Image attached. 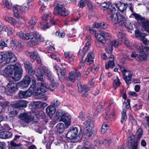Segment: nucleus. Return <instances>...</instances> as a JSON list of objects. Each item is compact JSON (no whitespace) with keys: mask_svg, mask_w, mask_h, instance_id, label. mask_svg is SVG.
Segmentation results:
<instances>
[{"mask_svg":"<svg viewBox=\"0 0 149 149\" xmlns=\"http://www.w3.org/2000/svg\"><path fill=\"white\" fill-rule=\"evenodd\" d=\"M35 74L39 80L43 81V74L46 75L51 82V85L48 87L47 84L41 83L36 85V81L35 79L33 78L31 79L32 85L29 89L33 92V94L35 95L42 94L47 91L49 89L51 91H53L58 85V84L54 80V76L51 72L45 67L43 66L41 68H39L38 70L34 71Z\"/></svg>","mask_w":149,"mask_h":149,"instance_id":"f257e3e1","label":"nucleus"},{"mask_svg":"<svg viewBox=\"0 0 149 149\" xmlns=\"http://www.w3.org/2000/svg\"><path fill=\"white\" fill-rule=\"evenodd\" d=\"M17 35L19 37L23 40H31L27 42L28 46L33 47L37 45L38 42H42L44 41V38L39 33L36 31L24 33L22 32L17 33Z\"/></svg>","mask_w":149,"mask_h":149,"instance_id":"f03ea898","label":"nucleus"},{"mask_svg":"<svg viewBox=\"0 0 149 149\" xmlns=\"http://www.w3.org/2000/svg\"><path fill=\"white\" fill-rule=\"evenodd\" d=\"M4 72L15 81H18L22 77L23 70L21 65L18 63L14 65H8L4 69Z\"/></svg>","mask_w":149,"mask_h":149,"instance_id":"7ed1b4c3","label":"nucleus"},{"mask_svg":"<svg viewBox=\"0 0 149 149\" xmlns=\"http://www.w3.org/2000/svg\"><path fill=\"white\" fill-rule=\"evenodd\" d=\"M51 13L49 11L45 12L42 17V20L40 23V27L42 29H45L55 24V22L52 20Z\"/></svg>","mask_w":149,"mask_h":149,"instance_id":"20e7f679","label":"nucleus"},{"mask_svg":"<svg viewBox=\"0 0 149 149\" xmlns=\"http://www.w3.org/2000/svg\"><path fill=\"white\" fill-rule=\"evenodd\" d=\"M115 11L116 9L114 7H113L112 9L110 8V11L108 12L112 22L114 24L120 22L121 24H125L126 23V18L122 15L115 13Z\"/></svg>","mask_w":149,"mask_h":149,"instance_id":"39448f33","label":"nucleus"},{"mask_svg":"<svg viewBox=\"0 0 149 149\" xmlns=\"http://www.w3.org/2000/svg\"><path fill=\"white\" fill-rule=\"evenodd\" d=\"M146 47H143L142 45L141 46H137L136 48L139 50V54H137L135 52H132L131 56L132 58L137 57L140 61H146L148 57V54L145 52H147L144 49Z\"/></svg>","mask_w":149,"mask_h":149,"instance_id":"423d86ee","label":"nucleus"},{"mask_svg":"<svg viewBox=\"0 0 149 149\" xmlns=\"http://www.w3.org/2000/svg\"><path fill=\"white\" fill-rule=\"evenodd\" d=\"M0 60H1L2 61L6 60L8 62H13L16 61L17 58L12 52L7 51L0 52Z\"/></svg>","mask_w":149,"mask_h":149,"instance_id":"0eeeda50","label":"nucleus"},{"mask_svg":"<svg viewBox=\"0 0 149 149\" xmlns=\"http://www.w3.org/2000/svg\"><path fill=\"white\" fill-rule=\"evenodd\" d=\"M13 16L15 17H18L19 12V11L25 12L27 11L29 9L28 5L27 4H23L22 6L15 5L13 7Z\"/></svg>","mask_w":149,"mask_h":149,"instance_id":"6e6552de","label":"nucleus"},{"mask_svg":"<svg viewBox=\"0 0 149 149\" xmlns=\"http://www.w3.org/2000/svg\"><path fill=\"white\" fill-rule=\"evenodd\" d=\"M54 13L63 17L68 15L69 12L65 8L63 5L61 3H58L54 9Z\"/></svg>","mask_w":149,"mask_h":149,"instance_id":"1a4fd4ad","label":"nucleus"},{"mask_svg":"<svg viewBox=\"0 0 149 149\" xmlns=\"http://www.w3.org/2000/svg\"><path fill=\"white\" fill-rule=\"evenodd\" d=\"M36 116L35 113L32 112L21 114L19 117L22 122L28 123L33 121Z\"/></svg>","mask_w":149,"mask_h":149,"instance_id":"9d476101","label":"nucleus"},{"mask_svg":"<svg viewBox=\"0 0 149 149\" xmlns=\"http://www.w3.org/2000/svg\"><path fill=\"white\" fill-rule=\"evenodd\" d=\"M17 19L12 17L6 16L4 19L9 23L13 26L17 27L20 26L23 23L21 19H23V17H19V15L18 17H15Z\"/></svg>","mask_w":149,"mask_h":149,"instance_id":"9b49d317","label":"nucleus"},{"mask_svg":"<svg viewBox=\"0 0 149 149\" xmlns=\"http://www.w3.org/2000/svg\"><path fill=\"white\" fill-rule=\"evenodd\" d=\"M93 121L91 118L90 116L88 117L86 120L82 125L84 131L86 133H88L91 128L93 127Z\"/></svg>","mask_w":149,"mask_h":149,"instance_id":"f8f14e48","label":"nucleus"},{"mask_svg":"<svg viewBox=\"0 0 149 149\" xmlns=\"http://www.w3.org/2000/svg\"><path fill=\"white\" fill-rule=\"evenodd\" d=\"M120 69L123 72V79L127 84H129L133 74L132 72L122 67H120Z\"/></svg>","mask_w":149,"mask_h":149,"instance_id":"ddd939ff","label":"nucleus"},{"mask_svg":"<svg viewBox=\"0 0 149 149\" xmlns=\"http://www.w3.org/2000/svg\"><path fill=\"white\" fill-rule=\"evenodd\" d=\"M78 132V131L76 127L70 128L69 130L66 137L71 140L75 139H76Z\"/></svg>","mask_w":149,"mask_h":149,"instance_id":"4468645a","label":"nucleus"},{"mask_svg":"<svg viewBox=\"0 0 149 149\" xmlns=\"http://www.w3.org/2000/svg\"><path fill=\"white\" fill-rule=\"evenodd\" d=\"M127 144L129 147H132V149H138L137 142L133 135H131L128 138Z\"/></svg>","mask_w":149,"mask_h":149,"instance_id":"2eb2a0df","label":"nucleus"},{"mask_svg":"<svg viewBox=\"0 0 149 149\" xmlns=\"http://www.w3.org/2000/svg\"><path fill=\"white\" fill-rule=\"evenodd\" d=\"M136 37L141 40L142 41L143 43L145 45L149 44V41L148 40L145 38L146 35L144 33H141L139 30L135 31Z\"/></svg>","mask_w":149,"mask_h":149,"instance_id":"dca6fc26","label":"nucleus"},{"mask_svg":"<svg viewBox=\"0 0 149 149\" xmlns=\"http://www.w3.org/2000/svg\"><path fill=\"white\" fill-rule=\"evenodd\" d=\"M33 92L29 89L26 91H20L18 94L19 97L21 98H26L31 96Z\"/></svg>","mask_w":149,"mask_h":149,"instance_id":"f3484780","label":"nucleus"},{"mask_svg":"<svg viewBox=\"0 0 149 149\" xmlns=\"http://www.w3.org/2000/svg\"><path fill=\"white\" fill-rule=\"evenodd\" d=\"M31 78L28 75H26L22 81L19 83V85L21 87L26 88L28 87L30 83Z\"/></svg>","mask_w":149,"mask_h":149,"instance_id":"a211bd4d","label":"nucleus"},{"mask_svg":"<svg viewBox=\"0 0 149 149\" xmlns=\"http://www.w3.org/2000/svg\"><path fill=\"white\" fill-rule=\"evenodd\" d=\"M7 89L8 91L10 93L15 92L17 90V84L13 81H10L8 84Z\"/></svg>","mask_w":149,"mask_h":149,"instance_id":"6ab92c4d","label":"nucleus"},{"mask_svg":"<svg viewBox=\"0 0 149 149\" xmlns=\"http://www.w3.org/2000/svg\"><path fill=\"white\" fill-rule=\"evenodd\" d=\"M70 116L68 113L64 114L61 118V120L64 122L66 126L68 127L70 125Z\"/></svg>","mask_w":149,"mask_h":149,"instance_id":"aec40b11","label":"nucleus"},{"mask_svg":"<svg viewBox=\"0 0 149 149\" xmlns=\"http://www.w3.org/2000/svg\"><path fill=\"white\" fill-rule=\"evenodd\" d=\"M24 65L26 71L29 74L33 73L34 71L31 63L28 61H26L24 63Z\"/></svg>","mask_w":149,"mask_h":149,"instance_id":"412c9836","label":"nucleus"},{"mask_svg":"<svg viewBox=\"0 0 149 149\" xmlns=\"http://www.w3.org/2000/svg\"><path fill=\"white\" fill-rule=\"evenodd\" d=\"M27 103L24 100H20L17 101L13 104V106L15 108L20 107H25L27 106Z\"/></svg>","mask_w":149,"mask_h":149,"instance_id":"4be33fe9","label":"nucleus"},{"mask_svg":"<svg viewBox=\"0 0 149 149\" xmlns=\"http://www.w3.org/2000/svg\"><path fill=\"white\" fill-rule=\"evenodd\" d=\"M94 58V55L92 52H90L88 53L86 58V61L88 65H90L93 63Z\"/></svg>","mask_w":149,"mask_h":149,"instance_id":"5701e85b","label":"nucleus"},{"mask_svg":"<svg viewBox=\"0 0 149 149\" xmlns=\"http://www.w3.org/2000/svg\"><path fill=\"white\" fill-rule=\"evenodd\" d=\"M110 60L105 64V68L108 69L109 68H112L114 65V56L113 55H110L109 57Z\"/></svg>","mask_w":149,"mask_h":149,"instance_id":"b1692460","label":"nucleus"},{"mask_svg":"<svg viewBox=\"0 0 149 149\" xmlns=\"http://www.w3.org/2000/svg\"><path fill=\"white\" fill-rule=\"evenodd\" d=\"M56 111L55 107L51 105L46 108V113L50 117L52 116L54 114Z\"/></svg>","mask_w":149,"mask_h":149,"instance_id":"393cba45","label":"nucleus"},{"mask_svg":"<svg viewBox=\"0 0 149 149\" xmlns=\"http://www.w3.org/2000/svg\"><path fill=\"white\" fill-rule=\"evenodd\" d=\"M116 6L119 10L122 12L126 9L128 6L126 3H123L121 2H118L116 3Z\"/></svg>","mask_w":149,"mask_h":149,"instance_id":"a878e982","label":"nucleus"},{"mask_svg":"<svg viewBox=\"0 0 149 149\" xmlns=\"http://www.w3.org/2000/svg\"><path fill=\"white\" fill-rule=\"evenodd\" d=\"M12 135V133L8 131H4L0 133V138L6 139L11 138Z\"/></svg>","mask_w":149,"mask_h":149,"instance_id":"bb28decb","label":"nucleus"},{"mask_svg":"<svg viewBox=\"0 0 149 149\" xmlns=\"http://www.w3.org/2000/svg\"><path fill=\"white\" fill-rule=\"evenodd\" d=\"M38 4L40 6V10L42 11L45 9L48 5V3L45 0H39Z\"/></svg>","mask_w":149,"mask_h":149,"instance_id":"cd10ccee","label":"nucleus"},{"mask_svg":"<svg viewBox=\"0 0 149 149\" xmlns=\"http://www.w3.org/2000/svg\"><path fill=\"white\" fill-rule=\"evenodd\" d=\"M78 91L79 93H82L83 96H86L87 95V90L86 86H82L80 85L78 86Z\"/></svg>","mask_w":149,"mask_h":149,"instance_id":"c85d7f7f","label":"nucleus"},{"mask_svg":"<svg viewBox=\"0 0 149 149\" xmlns=\"http://www.w3.org/2000/svg\"><path fill=\"white\" fill-rule=\"evenodd\" d=\"M95 37L97 39L101 42L103 44H105L106 43V41L104 39L101 32L100 34L98 33H95Z\"/></svg>","mask_w":149,"mask_h":149,"instance_id":"c756f323","label":"nucleus"},{"mask_svg":"<svg viewBox=\"0 0 149 149\" xmlns=\"http://www.w3.org/2000/svg\"><path fill=\"white\" fill-rule=\"evenodd\" d=\"M37 21V20L36 17H32L28 23V26L31 29H32L36 24Z\"/></svg>","mask_w":149,"mask_h":149,"instance_id":"7c9ffc66","label":"nucleus"},{"mask_svg":"<svg viewBox=\"0 0 149 149\" xmlns=\"http://www.w3.org/2000/svg\"><path fill=\"white\" fill-rule=\"evenodd\" d=\"M22 46L21 45L20 43L19 42L18 45L17 46L15 42L13 40H12L10 42V47L12 49H16L18 50V49H19L22 47Z\"/></svg>","mask_w":149,"mask_h":149,"instance_id":"2f4dec72","label":"nucleus"},{"mask_svg":"<svg viewBox=\"0 0 149 149\" xmlns=\"http://www.w3.org/2000/svg\"><path fill=\"white\" fill-rule=\"evenodd\" d=\"M112 142V139L109 138H107L104 140L102 139V144L106 148L109 147Z\"/></svg>","mask_w":149,"mask_h":149,"instance_id":"473e14b6","label":"nucleus"},{"mask_svg":"<svg viewBox=\"0 0 149 149\" xmlns=\"http://www.w3.org/2000/svg\"><path fill=\"white\" fill-rule=\"evenodd\" d=\"M113 7L111 4H109V3H106L105 2L101 3L100 4V8L101 9L106 10L108 8L109 12L110 11V8L112 9Z\"/></svg>","mask_w":149,"mask_h":149,"instance_id":"72a5a7b5","label":"nucleus"},{"mask_svg":"<svg viewBox=\"0 0 149 149\" xmlns=\"http://www.w3.org/2000/svg\"><path fill=\"white\" fill-rule=\"evenodd\" d=\"M91 40V38L90 36H88L85 40V45L84 47V51L85 52H87L88 51V46L90 45Z\"/></svg>","mask_w":149,"mask_h":149,"instance_id":"f704fd0d","label":"nucleus"},{"mask_svg":"<svg viewBox=\"0 0 149 149\" xmlns=\"http://www.w3.org/2000/svg\"><path fill=\"white\" fill-rule=\"evenodd\" d=\"M64 56L68 59L70 62H72L74 59V56L73 54L69 52H65L64 53Z\"/></svg>","mask_w":149,"mask_h":149,"instance_id":"c9c22d12","label":"nucleus"},{"mask_svg":"<svg viewBox=\"0 0 149 149\" xmlns=\"http://www.w3.org/2000/svg\"><path fill=\"white\" fill-rule=\"evenodd\" d=\"M65 125L62 123H59L56 126L57 131L59 133L63 132L65 130Z\"/></svg>","mask_w":149,"mask_h":149,"instance_id":"e433bc0d","label":"nucleus"},{"mask_svg":"<svg viewBox=\"0 0 149 149\" xmlns=\"http://www.w3.org/2000/svg\"><path fill=\"white\" fill-rule=\"evenodd\" d=\"M39 56L38 52L36 51H34L33 52H31L30 60L32 62H34Z\"/></svg>","mask_w":149,"mask_h":149,"instance_id":"4c0bfd02","label":"nucleus"},{"mask_svg":"<svg viewBox=\"0 0 149 149\" xmlns=\"http://www.w3.org/2000/svg\"><path fill=\"white\" fill-rule=\"evenodd\" d=\"M133 15L135 19L137 21H142L145 20V18L142 17L139 14H137L135 13H132L131 16Z\"/></svg>","mask_w":149,"mask_h":149,"instance_id":"58836bf2","label":"nucleus"},{"mask_svg":"<svg viewBox=\"0 0 149 149\" xmlns=\"http://www.w3.org/2000/svg\"><path fill=\"white\" fill-rule=\"evenodd\" d=\"M17 108H15L13 106V104L12 105V109L11 111L9 112L10 117H13L18 114V111L17 109Z\"/></svg>","mask_w":149,"mask_h":149,"instance_id":"ea45409f","label":"nucleus"},{"mask_svg":"<svg viewBox=\"0 0 149 149\" xmlns=\"http://www.w3.org/2000/svg\"><path fill=\"white\" fill-rule=\"evenodd\" d=\"M143 27L146 31L149 32V21L146 20L142 22Z\"/></svg>","mask_w":149,"mask_h":149,"instance_id":"a19ab883","label":"nucleus"},{"mask_svg":"<svg viewBox=\"0 0 149 149\" xmlns=\"http://www.w3.org/2000/svg\"><path fill=\"white\" fill-rule=\"evenodd\" d=\"M109 128V126L106 123H104L102 125L101 130V132L102 134H104Z\"/></svg>","mask_w":149,"mask_h":149,"instance_id":"79ce46f5","label":"nucleus"},{"mask_svg":"<svg viewBox=\"0 0 149 149\" xmlns=\"http://www.w3.org/2000/svg\"><path fill=\"white\" fill-rule=\"evenodd\" d=\"M126 111L125 109H124L121 112V118L120 122L122 123L126 120L127 117L126 113Z\"/></svg>","mask_w":149,"mask_h":149,"instance_id":"37998d69","label":"nucleus"},{"mask_svg":"<svg viewBox=\"0 0 149 149\" xmlns=\"http://www.w3.org/2000/svg\"><path fill=\"white\" fill-rule=\"evenodd\" d=\"M4 29L8 35H11L14 31L13 28L9 26H4Z\"/></svg>","mask_w":149,"mask_h":149,"instance_id":"c03bdc74","label":"nucleus"},{"mask_svg":"<svg viewBox=\"0 0 149 149\" xmlns=\"http://www.w3.org/2000/svg\"><path fill=\"white\" fill-rule=\"evenodd\" d=\"M101 33L102 34V35L104 37V39L105 41L106 40H107L110 39L111 35L108 33L104 31H102Z\"/></svg>","mask_w":149,"mask_h":149,"instance_id":"a18cd8bd","label":"nucleus"},{"mask_svg":"<svg viewBox=\"0 0 149 149\" xmlns=\"http://www.w3.org/2000/svg\"><path fill=\"white\" fill-rule=\"evenodd\" d=\"M68 78L70 81L72 82H74L75 81V77L73 72L72 71L69 74Z\"/></svg>","mask_w":149,"mask_h":149,"instance_id":"49530a36","label":"nucleus"},{"mask_svg":"<svg viewBox=\"0 0 149 149\" xmlns=\"http://www.w3.org/2000/svg\"><path fill=\"white\" fill-rule=\"evenodd\" d=\"M88 0H80L78 3V6L80 8H83L86 6Z\"/></svg>","mask_w":149,"mask_h":149,"instance_id":"de8ad7c7","label":"nucleus"},{"mask_svg":"<svg viewBox=\"0 0 149 149\" xmlns=\"http://www.w3.org/2000/svg\"><path fill=\"white\" fill-rule=\"evenodd\" d=\"M117 36L118 39L121 40L122 41H123L126 38L125 34L121 32H119L118 33Z\"/></svg>","mask_w":149,"mask_h":149,"instance_id":"09e8293b","label":"nucleus"},{"mask_svg":"<svg viewBox=\"0 0 149 149\" xmlns=\"http://www.w3.org/2000/svg\"><path fill=\"white\" fill-rule=\"evenodd\" d=\"M55 35L56 36H58L59 38H63L65 36V32L58 31L56 32Z\"/></svg>","mask_w":149,"mask_h":149,"instance_id":"8fccbe9b","label":"nucleus"},{"mask_svg":"<svg viewBox=\"0 0 149 149\" xmlns=\"http://www.w3.org/2000/svg\"><path fill=\"white\" fill-rule=\"evenodd\" d=\"M121 44V42H118L115 40H113L111 42V44L112 46H113L115 47H117L120 45Z\"/></svg>","mask_w":149,"mask_h":149,"instance_id":"3c124183","label":"nucleus"},{"mask_svg":"<svg viewBox=\"0 0 149 149\" xmlns=\"http://www.w3.org/2000/svg\"><path fill=\"white\" fill-rule=\"evenodd\" d=\"M143 134V130L141 128H139L137 130L136 135L137 138L139 139L141 137Z\"/></svg>","mask_w":149,"mask_h":149,"instance_id":"603ef678","label":"nucleus"},{"mask_svg":"<svg viewBox=\"0 0 149 149\" xmlns=\"http://www.w3.org/2000/svg\"><path fill=\"white\" fill-rule=\"evenodd\" d=\"M49 141L47 143L46 145V148L47 149H51V146L52 143L54 141V138L52 137H49Z\"/></svg>","mask_w":149,"mask_h":149,"instance_id":"864d4df0","label":"nucleus"},{"mask_svg":"<svg viewBox=\"0 0 149 149\" xmlns=\"http://www.w3.org/2000/svg\"><path fill=\"white\" fill-rule=\"evenodd\" d=\"M120 82L119 78L117 77L114 80L113 83V85L114 86H116L117 87L119 86Z\"/></svg>","mask_w":149,"mask_h":149,"instance_id":"5fc2aeb1","label":"nucleus"},{"mask_svg":"<svg viewBox=\"0 0 149 149\" xmlns=\"http://www.w3.org/2000/svg\"><path fill=\"white\" fill-rule=\"evenodd\" d=\"M86 4L88 5V8L89 9H94L95 8V5L92 3L91 2L89 1L88 0V3Z\"/></svg>","mask_w":149,"mask_h":149,"instance_id":"6e6d98bb","label":"nucleus"},{"mask_svg":"<svg viewBox=\"0 0 149 149\" xmlns=\"http://www.w3.org/2000/svg\"><path fill=\"white\" fill-rule=\"evenodd\" d=\"M115 113L114 112H113L109 114H106V118L107 119L110 118V120H111L115 116Z\"/></svg>","mask_w":149,"mask_h":149,"instance_id":"4d7b16f0","label":"nucleus"},{"mask_svg":"<svg viewBox=\"0 0 149 149\" xmlns=\"http://www.w3.org/2000/svg\"><path fill=\"white\" fill-rule=\"evenodd\" d=\"M120 93L123 99H125L127 98V96L126 93V91L124 88L121 89Z\"/></svg>","mask_w":149,"mask_h":149,"instance_id":"13d9d810","label":"nucleus"},{"mask_svg":"<svg viewBox=\"0 0 149 149\" xmlns=\"http://www.w3.org/2000/svg\"><path fill=\"white\" fill-rule=\"evenodd\" d=\"M3 3L4 5L8 9H9L10 8V3L8 0H3Z\"/></svg>","mask_w":149,"mask_h":149,"instance_id":"bf43d9fd","label":"nucleus"},{"mask_svg":"<svg viewBox=\"0 0 149 149\" xmlns=\"http://www.w3.org/2000/svg\"><path fill=\"white\" fill-rule=\"evenodd\" d=\"M86 52H85L84 51V48L82 51H79V52L78 56L82 59V60L83 59V58L84 56V54Z\"/></svg>","mask_w":149,"mask_h":149,"instance_id":"052dcab7","label":"nucleus"},{"mask_svg":"<svg viewBox=\"0 0 149 149\" xmlns=\"http://www.w3.org/2000/svg\"><path fill=\"white\" fill-rule=\"evenodd\" d=\"M59 104L60 103L59 101L57 100H55L51 103V105L55 107H58L59 105Z\"/></svg>","mask_w":149,"mask_h":149,"instance_id":"680f3d73","label":"nucleus"},{"mask_svg":"<svg viewBox=\"0 0 149 149\" xmlns=\"http://www.w3.org/2000/svg\"><path fill=\"white\" fill-rule=\"evenodd\" d=\"M142 104L139 102L135 104V106L134 107V109L136 110H137L141 109L142 107Z\"/></svg>","mask_w":149,"mask_h":149,"instance_id":"e2e57ef3","label":"nucleus"},{"mask_svg":"<svg viewBox=\"0 0 149 149\" xmlns=\"http://www.w3.org/2000/svg\"><path fill=\"white\" fill-rule=\"evenodd\" d=\"M95 146L98 147L100 146L101 144L102 143V139H98L97 140L95 141L94 142Z\"/></svg>","mask_w":149,"mask_h":149,"instance_id":"0e129e2a","label":"nucleus"},{"mask_svg":"<svg viewBox=\"0 0 149 149\" xmlns=\"http://www.w3.org/2000/svg\"><path fill=\"white\" fill-rule=\"evenodd\" d=\"M47 49L49 51L47 52L48 53H53L54 52V48L53 46H47Z\"/></svg>","mask_w":149,"mask_h":149,"instance_id":"69168bd1","label":"nucleus"},{"mask_svg":"<svg viewBox=\"0 0 149 149\" xmlns=\"http://www.w3.org/2000/svg\"><path fill=\"white\" fill-rule=\"evenodd\" d=\"M65 72L66 71L65 68H61L59 71V74L60 73L61 75L63 76L65 75Z\"/></svg>","mask_w":149,"mask_h":149,"instance_id":"338daca9","label":"nucleus"},{"mask_svg":"<svg viewBox=\"0 0 149 149\" xmlns=\"http://www.w3.org/2000/svg\"><path fill=\"white\" fill-rule=\"evenodd\" d=\"M49 56L52 59L55 60L57 62H60V59L59 58H57L56 56L53 54H51L50 55H49Z\"/></svg>","mask_w":149,"mask_h":149,"instance_id":"774afa93","label":"nucleus"}]
</instances>
